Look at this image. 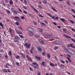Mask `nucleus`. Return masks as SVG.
<instances>
[{
	"instance_id": "c9c22d12",
	"label": "nucleus",
	"mask_w": 75,
	"mask_h": 75,
	"mask_svg": "<svg viewBox=\"0 0 75 75\" xmlns=\"http://www.w3.org/2000/svg\"><path fill=\"white\" fill-rule=\"evenodd\" d=\"M16 64L18 66V67H19V66H20V64H19V63L18 62H16Z\"/></svg>"
},
{
	"instance_id": "864d4df0",
	"label": "nucleus",
	"mask_w": 75,
	"mask_h": 75,
	"mask_svg": "<svg viewBox=\"0 0 75 75\" xmlns=\"http://www.w3.org/2000/svg\"><path fill=\"white\" fill-rule=\"evenodd\" d=\"M71 30L73 31H74V32H75V29L73 28H71Z\"/></svg>"
},
{
	"instance_id": "c756f323",
	"label": "nucleus",
	"mask_w": 75,
	"mask_h": 75,
	"mask_svg": "<svg viewBox=\"0 0 75 75\" xmlns=\"http://www.w3.org/2000/svg\"><path fill=\"white\" fill-rule=\"evenodd\" d=\"M15 24H16V25H20V23H19L17 22H16L15 23Z\"/></svg>"
},
{
	"instance_id": "49530a36",
	"label": "nucleus",
	"mask_w": 75,
	"mask_h": 75,
	"mask_svg": "<svg viewBox=\"0 0 75 75\" xmlns=\"http://www.w3.org/2000/svg\"><path fill=\"white\" fill-rule=\"evenodd\" d=\"M47 56V57L48 58H50V54H48Z\"/></svg>"
},
{
	"instance_id": "13d9d810",
	"label": "nucleus",
	"mask_w": 75,
	"mask_h": 75,
	"mask_svg": "<svg viewBox=\"0 0 75 75\" xmlns=\"http://www.w3.org/2000/svg\"><path fill=\"white\" fill-rule=\"evenodd\" d=\"M24 2L25 4H27V1H25V0H24Z\"/></svg>"
},
{
	"instance_id": "2f4dec72",
	"label": "nucleus",
	"mask_w": 75,
	"mask_h": 75,
	"mask_svg": "<svg viewBox=\"0 0 75 75\" xmlns=\"http://www.w3.org/2000/svg\"><path fill=\"white\" fill-rule=\"evenodd\" d=\"M58 48V47L56 46L54 47V50H57Z\"/></svg>"
},
{
	"instance_id": "8fccbe9b",
	"label": "nucleus",
	"mask_w": 75,
	"mask_h": 75,
	"mask_svg": "<svg viewBox=\"0 0 75 75\" xmlns=\"http://www.w3.org/2000/svg\"><path fill=\"white\" fill-rule=\"evenodd\" d=\"M29 69L30 71H33V69L30 67H29Z\"/></svg>"
},
{
	"instance_id": "9d476101",
	"label": "nucleus",
	"mask_w": 75,
	"mask_h": 75,
	"mask_svg": "<svg viewBox=\"0 0 75 75\" xmlns=\"http://www.w3.org/2000/svg\"><path fill=\"white\" fill-rule=\"evenodd\" d=\"M35 58L37 60H38L39 61L41 60V58L39 57H38V56H35Z\"/></svg>"
},
{
	"instance_id": "aec40b11",
	"label": "nucleus",
	"mask_w": 75,
	"mask_h": 75,
	"mask_svg": "<svg viewBox=\"0 0 75 75\" xmlns=\"http://www.w3.org/2000/svg\"><path fill=\"white\" fill-rule=\"evenodd\" d=\"M67 59L70 62H71V60L70 59V58H69V57H67Z\"/></svg>"
},
{
	"instance_id": "5701e85b",
	"label": "nucleus",
	"mask_w": 75,
	"mask_h": 75,
	"mask_svg": "<svg viewBox=\"0 0 75 75\" xmlns=\"http://www.w3.org/2000/svg\"><path fill=\"white\" fill-rule=\"evenodd\" d=\"M0 25L1 27H2L3 28H4V26H3V24H2V23H0Z\"/></svg>"
},
{
	"instance_id": "dca6fc26",
	"label": "nucleus",
	"mask_w": 75,
	"mask_h": 75,
	"mask_svg": "<svg viewBox=\"0 0 75 75\" xmlns=\"http://www.w3.org/2000/svg\"><path fill=\"white\" fill-rule=\"evenodd\" d=\"M38 51H40V52H41L42 51V49L40 47H38Z\"/></svg>"
},
{
	"instance_id": "4d7b16f0",
	"label": "nucleus",
	"mask_w": 75,
	"mask_h": 75,
	"mask_svg": "<svg viewBox=\"0 0 75 75\" xmlns=\"http://www.w3.org/2000/svg\"><path fill=\"white\" fill-rule=\"evenodd\" d=\"M45 63L44 62H42V66H44V65H45V64H44V63Z\"/></svg>"
},
{
	"instance_id": "20e7f679",
	"label": "nucleus",
	"mask_w": 75,
	"mask_h": 75,
	"mask_svg": "<svg viewBox=\"0 0 75 75\" xmlns=\"http://www.w3.org/2000/svg\"><path fill=\"white\" fill-rule=\"evenodd\" d=\"M24 46L25 47H26L27 49L30 48V44H28L27 43H25V44Z\"/></svg>"
},
{
	"instance_id": "69168bd1",
	"label": "nucleus",
	"mask_w": 75,
	"mask_h": 75,
	"mask_svg": "<svg viewBox=\"0 0 75 75\" xmlns=\"http://www.w3.org/2000/svg\"><path fill=\"white\" fill-rule=\"evenodd\" d=\"M37 75H41V73H40V72H38L37 74Z\"/></svg>"
},
{
	"instance_id": "f03ea898",
	"label": "nucleus",
	"mask_w": 75,
	"mask_h": 75,
	"mask_svg": "<svg viewBox=\"0 0 75 75\" xmlns=\"http://www.w3.org/2000/svg\"><path fill=\"white\" fill-rule=\"evenodd\" d=\"M52 42L54 44H58L59 45L61 44V42L59 40H55L53 42Z\"/></svg>"
},
{
	"instance_id": "0eeeda50",
	"label": "nucleus",
	"mask_w": 75,
	"mask_h": 75,
	"mask_svg": "<svg viewBox=\"0 0 75 75\" xmlns=\"http://www.w3.org/2000/svg\"><path fill=\"white\" fill-rule=\"evenodd\" d=\"M47 15H48V16H50V17H51L52 18H53V19H55V17H54V16H53L51 15L50 14L48 13H47Z\"/></svg>"
},
{
	"instance_id": "b1692460",
	"label": "nucleus",
	"mask_w": 75,
	"mask_h": 75,
	"mask_svg": "<svg viewBox=\"0 0 75 75\" xmlns=\"http://www.w3.org/2000/svg\"><path fill=\"white\" fill-rule=\"evenodd\" d=\"M60 20L62 21V22H64L65 21V19L63 18H61L60 19Z\"/></svg>"
},
{
	"instance_id": "680f3d73",
	"label": "nucleus",
	"mask_w": 75,
	"mask_h": 75,
	"mask_svg": "<svg viewBox=\"0 0 75 75\" xmlns=\"http://www.w3.org/2000/svg\"><path fill=\"white\" fill-rule=\"evenodd\" d=\"M39 16L40 17H42V18L44 17V16H42L41 15H39Z\"/></svg>"
},
{
	"instance_id": "bf43d9fd",
	"label": "nucleus",
	"mask_w": 75,
	"mask_h": 75,
	"mask_svg": "<svg viewBox=\"0 0 75 75\" xmlns=\"http://www.w3.org/2000/svg\"><path fill=\"white\" fill-rule=\"evenodd\" d=\"M45 52H43L42 53V55H43V56H45Z\"/></svg>"
},
{
	"instance_id": "0e129e2a",
	"label": "nucleus",
	"mask_w": 75,
	"mask_h": 75,
	"mask_svg": "<svg viewBox=\"0 0 75 75\" xmlns=\"http://www.w3.org/2000/svg\"><path fill=\"white\" fill-rule=\"evenodd\" d=\"M34 23L35 25H37V23L35 22V21L34 22Z\"/></svg>"
},
{
	"instance_id": "6ab92c4d",
	"label": "nucleus",
	"mask_w": 75,
	"mask_h": 75,
	"mask_svg": "<svg viewBox=\"0 0 75 75\" xmlns=\"http://www.w3.org/2000/svg\"><path fill=\"white\" fill-rule=\"evenodd\" d=\"M29 35L30 36H33L34 35V33H33V32H31V33H30Z\"/></svg>"
},
{
	"instance_id": "58836bf2",
	"label": "nucleus",
	"mask_w": 75,
	"mask_h": 75,
	"mask_svg": "<svg viewBox=\"0 0 75 75\" xmlns=\"http://www.w3.org/2000/svg\"><path fill=\"white\" fill-rule=\"evenodd\" d=\"M67 4H68L69 6H71V5L70 4V3H69V1H67Z\"/></svg>"
},
{
	"instance_id": "39448f33",
	"label": "nucleus",
	"mask_w": 75,
	"mask_h": 75,
	"mask_svg": "<svg viewBox=\"0 0 75 75\" xmlns=\"http://www.w3.org/2000/svg\"><path fill=\"white\" fill-rule=\"evenodd\" d=\"M28 31L29 32H30V33H32V32L34 31V29L31 28H28Z\"/></svg>"
},
{
	"instance_id": "f257e3e1",
	"label": "nucleus",
	"mask_w": 75,
	"mask_h": 75,
	"mask_svg": "<svg viewBox=\"0 0 75 75\" xmlns=\"http://www.w3.org/2000/svg\"><path fill=\"white\" fill-rule=\"evenodd\" d=\"M67 51L72 55H75V52L73 51L72 50H71L70 48H68L67 49Z\"/></svg>"
},
{
	"instance_id": "a18cd8bd",
	"label": "nucleus",
	"mask_w": 75,
	"mask_h": 75,
	"mask_svg": "<svg viewBox=\"0 0 75 75\" xmlns=\"http://www.w3.org/2000/svg\"><path fill=\"white\" fill-rule=\"evenodd\" d=\"M23 11L25 14H27V11H25L24 10H23Z\"/></svg>"
},
{
	"instance_id": "c03bdc74",
	"label": "nucleus",
	"mask_w": 75,
	"mask_h": 75,
	"mask_svg": "<svg viewBox=\"0 0 75 75\" xmlns=\"http://www.w3.org/2000/svg\"><path fill=\"white\" fill-rule=\"evenodd\" d=\"M19 36L21 38H23L24 37L22 35H19Z\"/></svg>"
},
{
	"instance_id": "5fc2aeb1",
	"label": "nucleus",
	"mask_w": 75,
	"mask_h": 75,
	"mask_svg": "<svg viewBox=\"0 0 75 75\" xmlns=\"http://www.w3.org/2000/svg\"><path fill=\"white\" fill-rule=\"evenodd\" d=\"M33 64V65H37V63H35V62H33L32 63Z\"/></svg>"
},
{
	"instance_id": "9b49d317",
	"label": "nucleus",
	"mask_w": 75,
	"mask_h": 75,
	"mask_svg": "<svg viewBox=\"0 0 75 75\" xmlns=\"http://www.w3.org/2000/svg\"><path fill=\"white\" fill-rule=\"evenodd\" d=\"M21 55L22 56V57L23 58H25V54L23 53H21Z\"/></svg>"
},
{
	"instance_id": "ea45409f",
	"label": "nucleus",
	"mask_w": 75,
	"mask_h": 75,
	"mask_svg": "<svg viewBox=\"0 0 75 75\" xmlns=\"http://www.w3.org/2000/svg\"><path fill=\"white\" fill-rule=\"evenodd\" d=\"M0 52H3V53H4V51H3V49L0 50Z\"/></svg>"
},
{
	"instance_id": "cd10ccee",
	"label": "nucleus",
	"mask_w": 75,
	"mask_h": 75,
	"mask_svg": "<svg viewBox=\"0 0 75 75\" xmlns=\"http://www.w3.org/2000/svg\"><path fill=\"white\" fill-rule=\"evenodd\" d=\"M9 31L10 33H11V32H12V29L11 28H9Z\"/></svg>"
},
{
	"instance_id": "f704fd0d",
	"label": "nucleus",
	"mask_w": 75,
	"mask_h": 75,
	"mask_svg": "<svg viewBox=\"0 0 75 75\" xmlns=\"http://www.w3.org/2000/svg\"><path fill=\"white\" fill-rule=\"evenodd\" d=\"M18 29L19 30H21V31H23V29L22 28H21V27L19 26L18 27Z\"/></svg>"
},
{
	"instance_id": "79ce46f5",
	"label": "nucleus",
	"mask_w": 75,
	"mask_h": 75,
	"mask_svg": "<svg viewBox=\"0 0 75 75\" xmlns=\"http://www.w3.org/2000/svg\"><path fill=\"white\" fill-rule=\"evenodd\" d=\"M23 8H24V9H25V10L27 9V7L25 6H23Z\"/></svg>"
},
{
	"instance_id": "37998d69",
	"label": "nucleus",
	"mask_w": 75,
	"mask_h": 75,
	"mask_svg": "<svg viewBox=\"0 0 75 75\" xmlns=\"http://www.w3.org/2000/svg\"><path fill=\"white\" fill-rule=\"evenodd\" d=\"M14 42H19V41L18 40H14Z\"/></svg>"
},
{
	"instance_id": "052dcab7",
	"label": "nucleus",
	"mask_w": 75,
	"mask_h": 75,
	"mask_svg": "<svg viewBox=\"0 0 75 75\" xmlns=\"http://www.w3.org/2000/svg\"><path fill=\"white\" fill-rule=\"evenodd\" d=\"M47 37L48 38H50V36L49 35H47Z\"/></svg>"
},
{
	"instance_id": "7c9ffc66",
	"label": "nucleus",
	"mask_w": 75,
	"mask_h": 75,
	"mask_svg": "<svg viewBox=\"0 0 75 75\" xmlns=\"http://www.w3.org/2000/svg\"><path fill=\"white\" fill-rule=\"evenodd\" d=\"M60 62L62 64H65V61H63L62 60H60Z\"/></svg>"
},
{
	"instance_id": "a878e982",
	"label": "nucleus",
	"mask_w": 75,
	"mask_h": 75,
	"mask_svg": "<svg viewBox=\"0 0 75 75\" xmlns=\"http://www.w3.org/2000/svg\"><path fill=\"white\" fill-rule=\"evenodd\" d=\"M69 21L70 22H71L72 24H74V23H75L74 21L72 20H69Z\"/></svg>"
},
{
	"instance_id": "423d86ee",
	"label": "nucleus",
	"mask_w": 75,
	"mask_h": 75,
	"mask_svg": "<svg viewBox=\"0 0 75 75\" xmlns=\"http://www.w3.org/2000/svg\"><path fill=\"white\" fill-rule=\"evenodd\" d=\"M15 31H16L17 33H18V34H22L23 33L21 31H18V30L17 29H15Z\"/></svg>"
},
{
	"instance_id": "473e14b6",
	"label": "nucleus",
	"mask_w": 75,
	"mask_h": 75,
	"mask_svg": "<svg viewBox=\"0 0 75 75\" xmlns=\"http://www.w3.org/2000/svg\"><path fill=\"white\" fill-rule=\"evenodd\" d=\"M52 9L54 10V11H57V10H56L55 9V8H54V7H52Z\"/></svg>"
},
{
	"instance_id": "f3484780",
	"label": "nucleus",
	"mask_w": 75,
	"mask_h": 75,
	"mask_svg": "<svg viewBox=\"0 0 75 75\" xmlns=\"http://www.w3.org/2000/svg\"><path fill=\"white\" fill-rule=\"evenodd\" d=\"M8 54L9 55V56H11V55H12L11 54V51H9L8 53Z\"/></svg>"
},
{
	"instance_id": "72a5a7b5",
	"label": "nucleus",
	"mask_w": 75,
	"mask_h": 75,
	"mask_svg": "<svg viewBox=\"0 0 75 75\" xmlns=\"http://www.w3.org/2000/svg\"><path fill=\"white\" fill-rule=\"evenodd\" d=\"M71 10L73 13H74V14H75V10H74V9H72Z\"/></svg>"
},
{
	"instance_id": "f8f14e48",
	"label": "nucleus",
	"mask_w": 75,
	"mask_h": 75,
	"mask_svg": "<svg viewBox=\"0 0 75 75\" xmlns=\"http://www.w3.org/2000/svg\"><path fill=\"white\" fill-rule=\"evenodd\" d=\"M15 40H20V38L18 37L17 36H16L14 37Z\"/></svg>"
},
{
	"instance_id": "e2e57ef3",
	"label": "nucleus",
	"mask_w": 75,
	"mask_h": 75,
	"mask_svg": "<svg viewBox=\"0 0 75 75\" xmlns=\"http://www.w3.org/2000/svg\"><path fill=\"white\" fill-rule=\"evenodd\" d=\"M40 32H42L43 31V30H42V29H41L40 30Z\"/></svg>"
},
{
	"instance_id": "6e6d98bb",
	"label": "nucleus",
	"mask_w": 75,
	"mask_h": 75,
	"mask_svg": "<svg viewBox=\"0 0 75 75\" xmlns=\"http://www.w3.org/2000/svg\"><path fill=\"white\" fill-rule=\"evenodd\" d=\"M53 24H54L55 25H57V23H56L55 22H53Z\"/></svg>"
},
{
	"instance_id": "412c9836",
	"label": "nucleus",
	"mask_w": 75,
	"mask_h": 75,
	"mask_svg": "<svg viewBox=\"0 0 75 75\" xmlns=\"http://www.w3.org/2000/svg\"><path fill=\"white\" fill-rule=\"evenodd\" d=\"M50 65L51 67H54V66H55V65H54V64L52 63H50Z\"/></svg>"
},
{
	"instance_id": "2eb2a0df",
	"label": "nucleus",
	"mask_w": 75,
	"mask_h": 75,
	"mask_svg": "<svg viewBox=\"0 0 75 75\" xmlns=\"http://www.w3.org/2000/svg\"><path fill=\"white\" fill-rule=\"evenodd\" d=\"M6 13H7L8 14H10L11 13V12H10V11L8 10H6Z\"/></svg>"
},
{
	"instance_id": "4be33fe9",
	"label": "nucleus",
	"mask_w": 75,
	"mask_h": 75,
	"mask_svg": "<svg viewBox=\"0 0 75 75\" xmlns=\"http://www.w3.org/2000/svg\"><path fill=\"white\" fill-rule=\"evenodd\" d=\"M9 4H10L11 5L13 4V1L11 0H10L9 1Z\"/></svg>"
},
{
	"instance_id": "a19ab883",
	"label": "nucleus",
	"mask_w": 75,
	"mask_h": 75,
	"mask_svg": "<svg viewBox=\"0 0 75 75\" xmlns=\"http://www.w3.org/2000/svg\"><path fill=\"white\" fill-rule=\"evenodd\" d=\"M62 48L65 50H67V48H65V47L64 46H63L62 47Z\"/></svg>"
},
{
	"instance_id": "e433bc0d",
	"label": "nucleus",
	"mask_w": 75,
	"mask_h": 75,
	"mask_svg": "<svg viewBox=\"0 0 75 75\" xmlns=\"http://www.w3.org/2000/svg\"><path fill=\"white\" fill-rule=\"evenodd\" d=\"M16 59H18L20 58V56L19 55H17V57H15Z\"/></svg>"
},
{
	"instance_id": "338daca9",
	"label": "nucleus",
	"mask_w": 75,
	"mask_h": 75,
	"mask_svg": "<svg viewBox=\"0 0 75 75\" xmlns=\"http://www.w3.org/2000/svg\"><path fill=\"white\" fill-rule=\"evenodd\" d=\"M60 67H64V65H63L62 64H60Z\"/></svg>"
},
{
	"instance_id": "ddd939ff",
	"label": "nucleus",
	"mask_w": 75,
	"mask_h": 75,
	"mask_svg": "<svg viewBox=\"0 0 75 75\" xmlns=\"http://www.w3.org/2000/svg\"><path fill=\"white\" fill-rule=\"evenodd\" d=\"M39 41L40 43H41L42 44H44V41H42V40L39 39Z\"/></svg>"
},
{
	"instance_id": "3c124183",
	"label": "nucleus",
	"mask_w": 75,
	"mask_h": 75,
	"mask_svg": "<svg viewBox=\"0 0 75 75\" xmlns=\"http://www.w3.org/2000/svg\"><path fill=\"white\" fill-rule=\"evenodd\" d=\"M66 55V56H67V57H71V55L68 54H67Z\"/></svg>"
},
{
	"instance_id": "bb28decb",
	"label": "nucleus",
	"mask_w": 75,
	"mask_h": 75,
	"mask_svg": "<svg viewBox=\"0 0 75 75\" xmlns=\"http://www.w3.org/2000/svg\"><path fill=\"white\" fill-rule=\"evenodd\" d=\"M35 38H40V36L38 35H35Z\"/></svg>"
},
{
	"instance_id": "09e8293b",
	"label": "nucleus",
	"mask_w": 75,
	"mask_h": 75,
	"mask_svg": "<svg viewBox=\"0 0 75 75\" xmlns=\"http://www.w3.org/2000/svg\"><path fill=\"white\" fill-rule=\"evenodd\" d=\"M32 66L33 67V68H34L35 69H36L37 68V66H35L33 65V66Z\"/></svg>"
},
{
	"instance_id": "603ef678",
	"label": "nucleus",
	"mask_w": 75,
	"mask_h": 75,
	"mask_svg": "<svg viewBox=\"0 0 75 75\" xmlns=\"http://www.w3.org/2000/svg\"><path fill=\"white\" fill-rule=\"evenodd\" d=\"M41 23L42 24V25H45V26L46 25H45V23H44L41 22Z\"/></svg>"
},
{
	"instance_id": "de8ad7c7",
	"label": "nucleus",
	"mask_w": 75,
	"mask_h": 75,
	"mask_svg": "<svg viewBox=\"0 0 75 75\" xmlns=\"http://www.w3.org/2000/svg\"><path fill=\"white\" fill-rule=\"evenodd\" d=\"M18 10L19 11H20V12H22L21 10V9H20V8H18Z\"/></svg>"
},
{
	"instance_id": "7ed1b4c3",
	"label": "nucleus",
	"mask_w": 75,
	"mask_h": 75,
	"mask_svg": "<svg viewBox=\"0 0 75 75\" xmlns=\"http://www.w3.org/2000/svg\"><path fill=\"white\" fill-rule=\"evenodd\" d=\"M72 45H73V43L68 44V45H67V47L69 48L71 47V48H74V49H75V46L74 45L73 46Z\"/></svg>"
},
{
	"instance_id": "393cba45",
	"label": "nucleus",
	"mask_w": 75,
	"mask_h": 75,
	"mask_svg": "<svg viewBox=\"0 0 75 75\" xmlns=\"http://www.w3.org/2000/svg\"><path fill=\"white\" fill-rule=\"evenodd\" d=\"M4 72H6V73H7L8 71H7V70L6 69H3Z\"/></svg>"
},
{
	"instance_id": "a211bd4d",
	"label": "nucleus",
	"mask_w": 75,
	"mask_h": 75,
	"mask_svg": "<svg viewBox=\"0 0 75 75\" xmlns=\"http://www.w3.org/2000/svg\"><path fill=\"white\" fill-rule=\"evenodd\" d=\"M13 18H15V19H16V20H18V19H19V17H18V16L13 17Z\"/></svg>"
},
{
	"instance_id": "774afa93",
	"label": "nucleus",
	"mask_w": 75,
	"mask_h": 75,
	"mask_svg": "<svg viewBox=\"0 0 75 75\" xmlns=\"http://www.w3.org/2000/svg\"><path fill=\"white\" fill-rule=\"evenodd\" d=\"M5 57L6 58H8V56H7V55H5Z\"/></svg>"
},
{
	"instance_id": "6e6552de",
	"label": "nucleus",
	"mask_w": 75,
	"mask_h": 75,
	"mask_svg": "<svg viewBox=\"0 0 75 75\" xmlns=\"http://www.w3.org/2000/svg\"><path fill=\"white\" fill-rule=\"evenodd\" d=\"M30 6L31 7L33 8L34 10H35V11L36 12H37V13H38V11H37V9L34 8V7L33 6H31V5H30Z\"/></svg>"
},
{
	"instance_id": "1a4fd4ad",
	"label": "nucleus",
	"mask_w": 75,
	"mask_h": 75,
	"mask_svg": "<svg viewBox=\"0 0 75 75\" xmlns=\"http://www.w3.org/2000/svg\"><path fill=\"white\" fill-rule=\"evenodd\" d=\"M26 57L28 59V61H32V59L30 58V57H29V56L27 55Z\"/></svg>"
},
{
	"instance_id": "4c0bfd02",
	"label": "nucleus",
	"mask_w": 75,
	"mask_h": 75,
	"mask_svg": "<svg viewBox=\"0 0 75 75\" xmlns=\"http://www.w3.org/2000/svg\"><path fill=\"white\" fill-rule=\"evenodd\" d=\"M44 23H45L46 24H47L48 23V21H47L46 20H44Z\"/></svg>"
},
{
	"instance_id": "4468645a",
	"label": "nucleus",
	"mask_w": 75,
	"mask_h": 75,
	"mask_svg": "<svg viewBox=\"0 0 75 75\" xmlns=\"http://www.w3.org/2000/svg\"><path fill=\"white\" fill-rule=\"evenodd\" d=\"M13 13H14V14H17V13H18V11H16L15 10L13 11Z\"/></svg>"
},
{
	"instance_id": "c85d7f7f",
	"label": "nucleus",
	"mask_w": 75,
	"mask_h": 75,
	"mask_svg": "<svg viewBox=\"0 0 75 75\" xmlns=\"http://www.w3.org/2000/svg\"><path fill=\"white\" fill-rule=\"evenodd\" d=\"M42 3L43 4H46L47 3V0H44Z\"/></svg>"
}]
</instances>
